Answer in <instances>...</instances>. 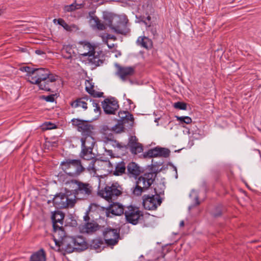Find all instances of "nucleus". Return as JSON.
I'll list each match as a JSON object with an SVG mask.
<instances>
[{"label":"nucleus","mask_w":261,"mask_h":261,"mask_svg":"<svg viewBox=\"0 0 261 261\" xmlns=\"http://www.w3.org/2000/svg\"><path fill=\"white\" fill-rule=\"evenodd\" d=\"M102 107L107 114H114L119 108L118 101L114 98H106L102 102Z\"/></svg>","instance_id":"obj_13"},{"label":"nucleus","mask_w":261,"mask_h":261,"mask_svg":"<svg viewBox=\"0 0 261 261\" xmlns=\"http://www.w3.org/2000/svg\"><path fill=\"white\" fill-rule=\"evenodd\" d=\"M56 21L59 25H61L66 31H71L72 30L71 27L62 18L55 19L54 20V22Z\"/></svg>","instance_id":"obj_37"},{"label":"nucleus","mask_w":261,"mask_h":261,"mask_svg":"<svg viewBox=\"0 0 261 261\" xmlns=\"http://www.w3.org/2000/svg\"><path fill=\"white\" fill-rule=\"evenodd\" d=\"M213 215L215 217H219L221 215V212L220 211H219L218 213H214Z\"/></svg>","instance_id":"obj_59"},{"label":"nucleus","mask_w":261,"mask_h":261,"mask_svg":"<svg viewBox=\"0 0 261 261\" xmlns=\"http://www.w3.org/2000/svg\"><path fill=\"white\" fill-rule=\"evenodd\" d=\"M155 196L144 195L143 197V205L146 210H154L162 203V199L160 195L163 194L164 191H158L154 188Z\"/></svg>","instance_id":"obj_7"},{"label":"nucleus","mask_w":261,"mask_h":261,"mask_svg":"<svg viewBox=\"0 0 261 261\" xmlns=\"http://www.w3.org/2000/svg\"><path fill=\"white\" fill-rule=\"evenodd\" d=\"M105 139H106L107 142H110L114 139L113 135L111 133H110L108 134V136L105 137Z\"/></svg>","instance_id":"obj_52"},{"label":"nucleus","mask_w":261,"mask_h":261,"mask_svg":"<svg viewBox=\"0 0 261 261\" xmlns=\"http://www.w3.org/2000/svg\"><path fill=\"white\" fill-rule=\"evenodd\" d=\"M90 22L93 28H96L98 30H105L106 28L105 25L102 23L100 20L95 15H90Z\"/></svg>","instance_id":"obj_25"},{"label":"nucleus","mask_w":261,"mask_h":261,"mask_svg":"<svg viewBox=\"0 0 261 261\" xmlns=\"http://www.w3.org/2000/svg\"><path fill=\"white\" fill-rule=\"evenodd\" d=\"M124 215L127 222L133 225H136L139 220L143 218V212L139 207L130 205L127 206L125 211Z\"/></svg>","instance_id":"obj_8"},{"label":"nucleus","mask_w":261,"mask_h":261,"mask_svg":"<svg viewBox=\"0 0 261 261\" xmlns=\"http://www.w3.org/2000/svg\"><path fill=\"white\" fill-rule=\"evenodd\" d=\"M79 47V53L83 57H90L95 50V46L88 42H82Z\"/></svg>","instance_id":"obj_17"},{"label":"nucleus","mask_w":261,"mask_h":261,"mask_svg":"<svg viewBox=\"0 0 261 261\" xmlns=\"http://www.w3.org/2000/svg\"><path fill=\"white\" fill-rule=\"evenodd\" d=\"M122 190L119 184L115 182L106 185L104 189L98 191V195L109 202H113L122 194Z\"/></svg>","instance_id":"obj_6"},{"label":"nucleus","mask_w":261,"mask_h":261,"mask_svg":"<svg viewBox=\"0 0 261 261\" xmlns=\"http://www.w3.org/2000/svg\"><path fill=\"white\" fill-rule=\"evenodd\" d=\"M85 89L86 91L93 97H103V93L102 92H97L94 89V84L89 80H86L85 82Z\"/></svg>","instance_id":"obj_21"},{"label":"nucleus","mask_w":261,"mask_h":261,"mask_svg":"<svg viewBox=\"0 0 261 261\" xmlns=\"http://www.w3.org/2000/svg\"><path fill=\"white\" fill-rule=\"evenodd\" d=\"M124 126L122 123H118L112 127V132L120 133L123 130Z\"/></svg>","instance_id":"obj_40"},{"label":"nucleus","mask_w":261,"mask_h":261,"mask_svg":"<svg viewBox=\"0 0 261 261\" xmlns=\"http://www.w3.org/2000/svg\"><path fill=\"white\" fill-rule=\"evenodd\" d=\"M86 164L79 159H66L60 164L62 170L72 177H77L86 170Z\"/></svg>","instance_id":"obj_3"},{"label":"nucleus","mask_w":261,"mask_h":261,"mask_svg":"<svg viewBox=\"0 0 261 261\" xmlns=\"http://www.w3.org/2000/svg\"><path fill=\"white\" fill-rule=\"evenodd\" d=\"M171 166L173 168L174 171H175V178H177V176H178L177 169H176V167H175L173 165L171 164Z\"/></svg>","instance_id":"obj_61"},{"label":"nucleus","mask_w":261,"mask_h":261,"mask_svg":"<svg viewBox=\"0 0 261 261\" xmlns=\"http://www.w3.org/2000/svg\"><path fill=\"white\" fill-rule=\"evenodd\" d=\"M118 116L120 118L121 122H122L123 120H124V118H125L126 116L129 117V119L133 118V115L128 111L119 112L118 113Z\"/></svg>","instance_id":"obj_41"},{"label":"nucleus","mask_w":261,"mask_h":261,"mask_svg":"<svg viewBox=\"0 0 261 261\" xmlns=\"http://www.w3.org/2000/svg\"><path fill=\"white\" fill-rule=\"evenodd\" d=\"M99 225L94 221L90 222L85 223L81 227V230L83 232L87 233H92L99 228Z\"/></svg>","instance_id":"obj_22"},{"label":"nucleus","mask_w":261,"mask_h":261,"mask_svg":"<svg viewBox=\"0 0 261 261\" xmlns=\"http://www.w3.org/2000/svg\"><path fill=\"white\" fill-rule=\"evenodd\" d=\"M107 39H112V40H114L116 39L115 36H114L113 35H110V34H108L107 35Z\"/></svg>","instance_id":"obj_56"},{"label":"nucleus","mask_w":261,"mask_h":261,"mask_svg":"<svg viewBox=\"0 0 261 261\" xmlns=\"http://www.w3.org/2000/svg\"><path fill=\"white\" fill-rule=\"evenodd\" d=\"M195 206H197V205H198L200 204V201L199 200V198H198V196H196L195 198Z\"/></svg>","instance_id":"obj_57"},{"label":"nucleus","mask_w":261,"mask_h":261,"mask_svg":"<svg viewBox=\"0 0 261 261\" xmlns=\"http://www.w3.org/2000/svg\"><path fill=\"white\" fill-rule=\"evenodd\" d=\"M158 173V171H155L153 170L152 167L150 172L145 173L140 176L136 181V186L133 191V194L136 196H140L153 184Z\"/></svg>","instance_id":"obj_4"},{"label":"nucleus","mask_w":261,"mask_h":261,"mask_svg":"<svg viewBox=\"0 0 261 261\" xmlns=\"http://www.w3.org/2000/svg\"><path fill=\"white\" fill-rule=\"evenodd\" d=\"M70 105L73 108H76L80 107L83 108L84 110L87 109V103L81 98H78L75 100L70 102Z\"/></svg>","instance_id":"obj_28"},{"label":"nucleus","mask_w":261,"mask_h":261,"mask_svg":"<svg viewBox=\"0 0 261 261\" xmlns=\"http://www.w3.org/2000/svg\"><path fill=\"white\" fill-rule=\"evenodd\" d=\"M103 241L101 239L95 240L93 241L91 246L96 250L97 252L100 251L105 247Z\"/></svg>","instance_id":"obj_33"},{"label":"nucleus","mask_w":261,"mask_h":261,"mask_svg":"<svg viewBox=\"0 0 261 261\" xmlns=\"http://www.w3.org/2000/svg\"><path fill=\"white\" fill-rule=\"evenodd\" d=\"M176 118L181 123L189 124L192 122V119L188 116H176Z\"/></svg>","instance_id":"obj_38"},{"label":"nucleus","mask_w":261,"mask_h":261,"mask_svg":"<svg viewBox=\"0 0 261 261\" xmlns=\"http://www.w3.org/2000/svg\"><path fill=\"white\" fill-rule=\"evenodd\" d=\"M144 156L150 158L159 156V147H156L153 149H149L144 154Z\"/></svg>","instance_id":"obj_35"},{"label":"nucleus","mask_w":261,"mask_h":261,"mask_svg":"<svg viewBox=\"0 0 261 261\" xmlns=\"http://www.w3.org/2000/svg\"><path fill=\"white\" fill-rule=\"evenodd\" d=\"M147 20L150 21L151 19V17L150 16H148L146 18Z\"/></svg>","instance_id":"obj_64"},{"label":"nucleus","mask_w":261,"mask_h":261,"mask_svg":"<svg viewBox=\"0 0 261 261\" xmlns=\"http://www.w3.org/2000/svg\"><path fill=\"white\" fill-rule=\"evenodd\" d=\"M19 69L20 71L27 73L25 75L26 79L28 82L32 83L33 77L32 75L33 74V69L28 66H23L21 67Z\"/></svg>","instance_id":"obj_32"},{"label":"nucleus","mask_w":261,"mask_h":261,"mask_svg":"<svg viewBox=\"0 0 261 261\" xmlns=\"http://www.w3.org/2000/svg\"><path fill=\"white\" fill-rule=\"evenodd\" d=\"M106 151L108 152V154L110 155L112 157H113V151L112 150H107L106 149Z\"/></svg>","instance_id":"obj_60"},{"label":"nucleus","mask_w":261,"mask_h":261,"mask_svg":"<svg viewBox=\"0 0 261 261\" xmlns=\"http://www.w3.org/2000/svg\"><path fill=\"white\" fill-rule=\"evenodd\" d=\"M53 202L54 205L59 208L73 207L76 203V199L70 198L65 194L60 193L55 196Z\"/></svg>","instance_id":"obj_9"},{"label":"nucleus","mask_w":261,"mask_h":261,"mask_svg":"<svg viewBox=\"0 0 261 261\" xmlns=\"http://www.w3.org/2000/svg\"><path fill=\"white\" fill-rule=\"evenodd\" d=\"M35 52L37 55H42L43 57H44L45 55V53L43 50L40 49H36Z\"/></svg>","instance_id":"obj_55"},{"label":"nucleus","mask_w":261,"mask_h":261,"mask_svg":"<svg viewBox=\"0 0 261 261\" xmlns=\"http://www.w3.org/2000/svg\"><path fill=\"white\" fill-rule=\"evenodd\" d=\"M126 169L127 174L130 177L137 178L142 172L141 168L135 162L129 163Z\"/></svg>","instance_id":"obj_19"},{"label":"nucleus","mask_w":261,"mask_h":261,"mask_svg":"<svg viewBox=\"0 0 261 261\" xmlns=\"http://www.w3.org/2000/svg\"><path fill=\"white\" fill-rule=\"evenodd\" d=\"M103 18L106 24L115 33L126 35L129 32L127 27L128 19L125 15H118L111 13H105Z\"/></svg>","instance_id":"obj_1"},{"label":"nucleus","mask_w":261,"mask_h":261,"mask_svg":"<svg viewBox=\"0 0 261 261\" xmlns=\"http://www.w3.org/2000/svg\"><path fill=\"white\" fill-rule=\"evenodd\" d=\"M56 128V125L50 122H46L42 125L43 129H51Z\"/></svg>","instance_id":"obj_43"},{"label":"nucleus","mask_w":261,"mask_h":261,"mask_svg":"<svg viewBox=\"0 0 261 261\" xmlns=\"http://www.w3.org/2000/svg\"><path fill=\"white\" fill-rule=\"evenodd\" d=\"M55 94H50L48 96L41 95L39 96L40 99H44L47 102H53L55 101Z\"/></svg>","instance_id":"obj_42"},{"label":"nucleus","mask_w":261,"mask_h":261,"mask_svg":"<svg viewBox=\"0 0 261 261\" xmlns=\"http://www.w3.org/2000/svg\"><path fill=\"white\" fill-rule=\"evenodd\" d=\"M147 28H148L147 30L150 31L153 35L154 36L156 34V31L155 29L154 28H153V26L148 25L147 26Z\"/></svg>","instance_id":"obj_49"},{"label":"nucleus","mask_w":261,"mask_h":261,"mask_svg":"<svg viewBox=\"0 0 261 261\" xmlns=\"http://www.w3.org/2000/svg\"><path fill=\"white\" fill-rule=\"evenodd\" d=\"M64 214L60 211H56L51 216V219L53 223V227H57V226H62L63 225V219Z\"/></svg>","instance_id":"obj_24"},{"label":"nucleus","mask_w":261,"mask_h":261,"mask_svg":"<svg viewBox=\"0 0 261 261\" xmlns=\"http://www.w3.org/2000/svg\"><path fill=\"white\" fill-rule=\"evenodd\" d=\"M93 155L92 152H86V153L83 154L82 150H81L80 153V156L82 159V163H85L87 164V165H89L91 161L95 159V158L93 156Z\"/></svg>","instance_id":"obj_30"},{"label":"nucleus","mask_w":261,"mask_h":261,"mask_svg":"<svg viewBox=\"0 0 261 261\" xmlns=\"http://www.w3.org/2000/svg\"><path fill=\"white\" fill-rule=\"evenodd\" d=\"M112 203L109 207L107 209V216H109L110 214L116 216H119L123 214H124V210L123 206L120 204L119 203L113 202H110Z\"/></svg>","instance_id":"obj_16"},{"label":"nucleus","mask_w":261,"mask_h":261,"mask_svg":"<svg viewBox=\"0 0 261 261\" xmlns=\"http://www.w3.org/2000/svg\"><path fill=\"white\" fill-rule=\"evenodd\" d=\"M71 50H72V49L69 46H66L65 47H64L63 50V51H66L68 54V56H65V55L64 56V58H65L66 59H70V58H71V57H72V56H71Z\"/></svg>","instance_id":"obj_46"},{"label":"nucleus","mask_w":261,"mask_h":261,"mask_svg":"<svg viewBox=\"0 0 261 261\" xmlns=\"http://www.w3.org/2000/svg\"><path fill=\"white\" fill-rule=\"evenodd\" d=\"M106 43H107L108 46L109 47V48H112L114 46V44H108V41H106Z\"/></svg>","instance_id":"obj_62"},{"label":"nucleus","mask_w":261,"mask_h":261,"mask_svg":"<svg viewBox=\"0 0 261 261\" xmlns=\"http://www.w3.org/2000/svg\"><path fill=\"white\" fill-rule=\"evenodd\" d=\"M103 236L106 244L108 246H114L118 242L120 237L119 230L115 228L107 227L103 231Z\"/></svg>","instance_id":"obj_10"},{"label":"nucleus","mask_w":261,"mask_h":261,"mask_svg":"<svg viewBox=\"0 0 261 261\" xmlns=\"http://www.w3.org/2000/svg\"><path fill=\"white\" fill-rule=\"evenodd\" d=\"M58 77L57 75L51 73L47 68L34 67V78L35 79L34 84L37 85L41 90L51 92L50 87Z\"/></svg>","instance_id":"obj_2"},{"label":"nucleus","mask_w":261,"mask_h":261,"mask_svg":"<svg viewBox=\"0 0 261 261\" xmlns=\"http://www.w3.org/2000/svg\"><path fill=\"white\" fill-rule=\"evenodd\" d=\"M82 150L83 154L86 152H92L95 144V140L92 135L83 136L81 138Z\"/></svg>","instance_id":"obj_14"},{"label":"nucleus","mask_w":261,"mask_h":261,"mask_svg":"<svg viewBox=\"0 0 261 261\" xmlns=\"http://www.w3.org/2000/svg\"><path fill=\"white\" fill-rule=\"evenodd\" d=\"M92 105L93 107L94 108V111L95 112L97 113L100 111V107H99L98 102L97 100H92Z\"/></svg>","instance_id":"obj_47"},{"label":"nucleus","mask_w":261,"mask_h":261,"mask_svg":"<svg viewBox=\"0 0 261 261\" xmlns=\"http://www.w3.org/2000/svg\"><path fill=\"white\" fill-rule=\"evenodd\" d=\"M174 107L179 110H185L187 107L186 103L178 101L174 103Z\"/></svg>","instance_id":"obj_44"},{"label":"nucleus","mask_w":261,"mask_h":261,"mask_svg":"<svg viewBox=\"0 0 261 261\" xmlns=\"http://www.w3.org/2000/svg\"><path fill=\"white\" fill-rule=\"evenodd\" d=\"M116 66L118 68V73L122 80H125L127 77L132 75L135 72L134 68L132 67H121L119 65Z\"/></svg>","instance_id":"obj_20"},{"label":"nucleus","mask_w":261,"mask_h":261,"mask_svg":"<svg viewBox=\"0 0 261 261\" xmlns=\"http://www.w3.org/2000/svg\"><path fill=\"white\" fill-rule=\"evenodd\" d=\"M184 225H185V222L184 221L182 220L181 221H180V223H179V226L180 227H184Z\"/></svg>","instance_id":"obj_63"},{"label":"nucleus","mask_w":261,"mask_h":261,"mask_svg":"<svg viewBox=\"0 0 261 261\" xmlns=\"http://www.w3.org/2000/svg\"><path fill=\"white\" fill-rule=\"evenodd\" d=\"M54 229V240L57 246L59 245L61 241L66 236L64 228L62 226H57V227H53Z\"/></svg>","instance_id":"obj_18"},{"label":"nucleus","mask_w":261,"mask_h":261,"mask_svg":"<svg viewBox=\"0 0 261 261\" xmlns=\"http://www.w3.org/2000/svg\"><path fill=\"white\" fill-rule=\"evenodd\" d=\"M170 151L169 149L159 147V156L168 158L169 156Z\"/></svg>","instance_id":"obj_39"},{"label":"nucleus","mask_w":261,"mask_h":261,"mask_svg":"<svg viewBox=\"0 0 261 261\" xmlns=\"http://www.w3.org/2000/svg\"><path fill=\"white\" fill-rule=\"evenodd\" d=\"M101 131L104 134L106 135L108 131H112V127L106 125H103Z\"/></svg>","instance_id":"obj_48"},{"label":"nucleus","mask_w":261,"mask_h":261,"mask_svg":"<svg viewBox=\"0 0 261 261\" xmlns=\"http://www.w3.org/2000/svg\"><path fill=\"white\" fill-rule=\"evenodd\" d=\"M106 143L107 145L108 144H110V145H112L114 147H116L118 148H121L123 147L122 145L121 144V143H120L119 142H118L117 141L113 139L112 140H111V141L110 142H106Z\"/></svg>","instance_id":"obj_45"},{"label":"nucleus","mask_w":261,"mask_h":261,"mask_svg":"<svg viewBox=\"0 0 261 261\" xmlns=\"http://www.w3.org/2000/svg\"><path fill=\"white\" fill-rule=\"evenodd\" d=\"M137 140H138V139L136 136H132L129 140L128 145H131V143H132V142L138 143L137 142Z\"/></svg>","instance_id":"obj_53"},{"label":"nucleus","mask_w":261,"mask_h":261,"mask_svg":"<svg viewBox=\"0 0 261 261\" xmlns=\"http://www.w3.org/2000/svg\"><path fill=\"white\" fill-rule=\"evenodd\" d=\"M74 247L75 250L83 251L87 248L88 244L83 237L78 236L74 237Z\"/></svg>","instance_id":"obj_23"},{"label":"nucleus","mask_w":261,"mask_h":261,"mask_svg":"<svg viewBox=\"0 0 261 261\" xmlns=\"http://www.w3.org/2000/svg\"><path fill=\"white\" fill-rule=\"evenodd\" d=\"M126 170L125 164L123 162L118 163L115 167V170L114 174L116 175H119L124 173Z\"/></svg>","instance_id":"obj_34"},{"label":"nucleus","mask_w":261,"mask_h":261,"mask_svg":"<svg viewBox=\"0 0 261 261\" xmlns=\"http://www.w3.org/2000/svg\"><path fill=\"white\" fill-rule=\"evenodd\" d=\"M34 261H46V254L43 249L34 253Z\"/></svg>","instance_id":"obj_29"},{"label":"nucleus","mask_w":261,"mask_h":261,"mask_svg":"<svg viewBox=\"0 0 261 261\" xmlns=\"http://www.w3.org/2000/svg\"><path fill=\"white\" fill-rule=\"evenodd\" d=\"M71 122L77 130L81 132L82 137L92 135L94 127L89 122L79 119H72Z\"/></svg>","instance_id":"obj_11"},{"label":"nucleus","mask_w":261,"mask_h":261,"mask_svg":"<svg viewBox=\"0 0 261 261\" xmlns=\"http://www.w3.org/2000/svg\"><path fill=\"white\" fill-rule=\"evenodd\" d=\"M81 5L74 3L69 5H66L64 7V10L66 12H69L73 11L80 8Z\"/></svg>","instance_id":"obj_36"},{"label":"nucleus","mask_w":261,"mask_h":261,"mask_svg":"<svg viewBox=\"0 0 261 261\" xmlns=\"http://www.w3.org/2000/svg\"><path fill=\"white\" fill-rule=\"evenodd\" d=\"M70 182L74 185L73 194L75 199L85 200L92 195L93 187L90 184L75 179H72Z\"/></svg>","instance_id":"obj_5"},{"label":"nucleus","mask_w":261,"mask_h":261,"mask_svg":"<svg viewBox=\"0 0 261 261\" xmlns=\"http://www.w3.org/2000/svg\"><path fill=\"white\" fill-rule=\"evenodd\" d=\"M130 149V151L132 153L137 154L140 153L143 151V146L140 143H131V145H129Z\"/></svg>","instance_id":"obj_31"},{"label":"nucleus","mask_w":261,"mask_h":261,"mask_svg":"<svg viewBox=\"0 0 261 261\" xmlns=\"http://www.w3.org/2000/svg\"><path fill=\"white\" fill-rule=\"evenodd\" d=\"M134 117L133 116V118L129 119V117L126 116L125 118H124V120H123L122 123H128L129 121L131 122H133L134 121Z\"/></svg>","instance_id":"obj_51"},{"label":"nucleus","mask_w":261,"mask_h":261,"mask_svg":"<svg viewBox=\"0 0 261 261\" xmlns=\"http://www.w3.org/2000/svg\"><path fill=\"white\" fill-rule=\"evenodd\" d=\"M74 240V237L66 236L58 246L64 249L67 253H71L75 250Z\"/></svg>","instance_id":"obj_15"},{"label":"nucleus","mask_w":261,"mask_h":261,"mask_svg":"<svg viewBox=\"0 0 261 261\" xmlns=\"http://www.w3.org/2000/svg\"><path fill=\"white\" fill-rule=\"evenodd\" d=\"M107 166H112L110 161H103L95 158L89 165L86 164L85 168L90 173H96L97 171L105 170Z\"/></svg>","instance_id":"obj_12"},{"label":"nucleus","mask_w":261,"mask_h":261,"mask_svg":"<svg viewBox=\"0 0 261 261\" xmlns=\"http://www.w3.org/2000/svg\"><path fill=\"white\" fill-rule=\"evenodd\" d=\"M103 55L100 56L98 53L96 55V52L94 50L93 54L91 55V56L89 57V60L93 65L95 66H98L103 63Z\"/></svg>","instance_id":"obj_26"},{"label":"nucleus","mask_w":261,"mask_h":261,"mask_svg":"<svg viewBox=\"0 0 261 261\" xmlns=\"http://www.w3.org/2000/svg\"><path fill=\"white\" fill-rule=\"evenodd\" d=\"M92 1L94 3H98L100 5L104 3L103 0H92Z\"/></svg>","instance_id":"obj_58"},{"label":"nucleus","mask_w":261,"mask_h":261,"mask_svg":"<svg viewBox=\"0 0 261 261\" xmlns=\"http://www.w3.org/2000/svg\"><path fill=\"white\" fill-rule=\"evenodd\" d=\"M81 98H82L83 100H85L86 102L89 100V101L90 102H92V100H93V99H92L88 95H85V96H84L82 97H81Z\"/></svg>","instance_id":"obj_54"},{"label":"nucleus","mask_w":261,"mask_h":261,"mask_svg":"<svg viewBox=\"0 0 261 261\" xmlns=\"http://www.w3.org/2000/svg\"><path fill=\"white\" fill-rule=\"evenodd\" d=\"M89 212L87 211L85 214V215L84 216V220L86 223L90 222V218L89 216Z\"/></svg>","instance_id":"obj_50"},{"label":"nucleus","mask_w":261,"mask_h":261,"mask_svg":"<svg viewBox=\"0 0 261 261\" xmlns=\"http://www.w3.org/2000/svg\"><path fill=\"white\" fill-rule=\"evenodd\" d=\"M137 43L141 47L148 49L152 46L151 40L146 37H139L137 39Z\"/></svg>","instance_id":"obj_27"}]
</instances>
